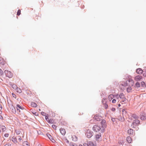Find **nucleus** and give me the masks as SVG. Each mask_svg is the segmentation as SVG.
<instances>
[{
    "mask_svg": "<svg viewBox=\"0 0 146 146\" xmlns=\"http://www.w3.org/2000/svg\"><path fill=\"white\" fill-rule=\"evenodd\" d=\"M126 86H132L134 84V82L133 80L131 78L129 79L126 82Z\"/></svg>",
    "mask_w": 146,
    "mask_h": 146,
    "instance_id": "4",
    "label": "nucleus"
},
{
    "mask_svg": "<svg viewBox=\"0 0 146 146\" xmlns=\"http://www.w3.org/2000/svg\"><path fill=\"white\" fill-rule=\"evenodd\" d=\"M0 62L1 63V64H4L5 63V62H4V61L3 62H1V60H0Z\"/></svg>",
    "mask_w": 146,
    "mask_h": 146,
    "instance_id": "47",
    "label": "nucleus"
},
{
    "mask_svg": "<svg viewBox=\"0 0 146 146\" xmlns=\"http://www.w3.org/2000/svg\"><path fill=\"white\" fill-rule=\"evenodd\" d=\"M4 146H9V144H6Z\"/></svg>",
    "mask_w": 146,
    "mask_h": 146,
    "instance_id": "48",
    "label": "nucleus"
},
{
    "mask_svg": "<svg viewBox=\"0 0 146 146\" xmlns=\"http://www.w3.org/2000/svg\"><path fill=\"white\" fill-rule=\"evenodd\" d=\"M12 141L15 143H16L17 142V139L15 137H13L12 138Z\"/></svg>",
    "mask_w": 146,
    "mask_h": 146,
    "instance_id": "21",
    "label": "nucleus"
},
{
    "mask_svg": "<svg viewBox=\"0 0 146 146\" xmlns=\"http://www.w3.org/2000/svg\"><path fill=\"white\" fill-rule=\"evenodd\" d=\"M140 124V121L138 119H135L133 120L131 124V126L133 128H135L136 126H138Z\"/></svg>",
    "mask_w": 146,
    "mask_h": 146,
    "instance_id": "3",
    "label": "nucleus"
},
{
    "mask_svg": "<svg viewBox=\"0 0 146 146\" xmlns=\"http://www.w3.org/2000/svg\"><path fill=\"white\" fill-rule=\"evenodd\" d=\"M1 129L2 131H5L6 130V128L4 126H1Z\"/></svg>",
    "mask_w": 146,
    "mask_h": 146,
    "instance_id": "26",
    "label": "nucleus"
},
{
    "mask_svg": "<svg viewBox=\"0 0 146 146\" xmlns=\"http://www.w3.org/2000/svg\"><path fill=\"white\" fill-rule=\"evenodd\" d=\"M16 108L17 109V112H18L19 113L21 112L20 109L22 110L24 108L23 107H22L19 104H17V106H16Z\"/></svg>",
    "mask_w": 146,
    "mask_h": 146,
    "instance_id": "9",
    "label": "nucleus"
},
{
    "mask_svg": "<svg viewBox=\"0 0 146 146\" xmlns=\"http://www.w3.org/2000/svg\"><path fill=\"white\" fill-rule=\"evenodd\" d=\"M4 61V60H2V62H3Z\"/></svg>",
    "mask_w": 146,
    "mask_h": 146,
    "instance_id": "52",
    "label": "nucleus"
},
{
    "mask_svg": "<svg viewBox=\"0 0 146 146\" xmlns=\"http://www.w3.org/2000/svg\"><path fill=\"white\" fill-rule=\"evenodd\" d=\"M18 140H19V141L20 142H21V141L22 140V138L21 137H20L19 139H18Z\"/></svg>",
    "mask_w": 146,
    "mask_h": 146,
    "instance_id": "43",
    "label": "nucleus"
},
{
    "mask_svg": "<svg viewBox=\"0 0 146 146\" xmlns=\"http://www.w3.org/2000/svg\"><path fill=\"white\" fill-rule=\"evenodd\" d=\"M23 146H29V144L27 142L24 141L23 143Z\"/></svg>",
    "mask_w": 146,
    "mask_h": 146,
    "instance_id": "23",
    "label": "nucleus"
},
{
    "mask_svg": "<svg viewBox=\"0 0 146 146\" xmlns=\"http://www.w3.org/2000/svg\"><path fill=\"white\" fill-rule=\"evenodd\" d=\"M103 100H106V99H104Z\"/></svg>",
    "mask_w": 146,
    "mask_h": 146,
    "instance_id": "57",
    "label": "nucleus"
},
{
    "mask_svg": "<svg viewBox=\"0 0 146 146\" xmlns=\"http://www.w3.org/2000/svg\"><path fill=\"white\" fill-rule=\"evenodd\" d=\"M95 140L98 142H100L102 141L101 134L100 133L96 135L95 136Z\"/></svg>",
    "mask_w": 146,
    "mask_h": 146,
    "instance_id": "7",
    "label": "nucleus"
},
{
    "mask_svg": "<svg viewBox=\"0 0 146 146\" xmlns=\"http://www.w3.org/2000/svg\"><path fill=\"white\" fill-rule=\"evenodd\" d=\"M4 72L6 76L9 78H11L13 76V74L7 70H5Z\"/></svg>",
    "mask_w": 146,
    "mask_h": 146,
    "instance_id": "8",
    "label": "nucleus"
},
{
    "mask_svg": "<svg viewBox=\"0 0 146 146\" xmlns=\"http://www.w3.org/2000/svg\"><path fill=\"white\" fill-rule=\"evenodd\" d=\"M79 146H84V144H83V145H79Z\"/></svg>",
    "mask_w": 146,
    "mask_h": 146,
    "instance_id": "49",
    "label": "nucleus"
},
{
    "mask_svg": "<svg viewBox=\"0 0 146 146\" xmlns=\"http://www.w3.org/2000/svg\"><path fill=\"white\" fill-rule=\"evenodd\" d=\"M39 111H41L40 109H39Z\"/></svg>",
    "mask_w": 146,
    "mask_h": 146,
    "instance_id": "55",
    "label": "nucleus"
},
{
    "mask_svg": "<svg viewBox=\"0 0 146 146\" xmlns=\"http://www.w3.org/2000/svg\"><path fill=\"white\" fill-rule=\"evenodd\" d=\"M12 87L13 89L15 90L17 87L16 85L13 84L12 85Z\"/></svg>",
    "mask_w": 146,
    "mask_h": 146,
    "instance_id": "28",
    "label": "nucleus"
},
{
    "mask_svg": "<svg viewBox=\"0 0 146 146\" xmlns=\"http://www.w3.org/2000/svg\"><path fill=\"white\" fill-rule=\"evenodd\" d=\"M3 73V71L0 68V75H2Z\"/></svg>",
    "mask_w": 146,
    "mask_h": 146,
    "instance_id": "31",
    "label": "nucleus"
},
{
    "mask_svg": "<svg viewBox=\"0 0 146 146\" xmlns=\"http://www.w3.org/2000/svg\"><path fill=\"white\" fill-rule=\"evenodd\" d=\"M132 117L135 119H138L139 117L135 114H133L131 116Z\"/></svg>",
    "mask_w": 146,
    "mask_h": 146,
    "instance_id": "25",
    "label": "nucleus"
},
{
    "mask_svg": "<svg viewBox=\"0 0 146 146\" xmlns=\"http://www.w3.org/2000/svg\"><path fill=\"white\" fill-rule=\"evenodd\" d=\"M143 75L144 76H146V71L143 74Z\"/></svg>",
    "mask_w": 146,
    "mask_h": 146,
    "instance_id": "45",
    "label": "nucleus"
},
{
    "mask_svg": "<svg viewBox=\"0 0 146 146\" xmlns=\"http://www.w3.org/2000/svg\"><path fill=\"white\" fill-rule=\"evenodd\" d=\"M12 96L13 97H14V98H16V96L15 95V94H14L13 93H12Z\"/></svg>",
    "mask_w": 146,
    "mask_h": 146,
    "instance_id": "41",
    "label": "nucleus"
},
{
    "mask_svg": "<svg viewBox=\"0 0 146 146\" xmlns=\"http://www.w3.org/2000/svg\"><path fill=\"white\" fill-rule=\"evenodd\" d=\"M41 114L45 116L46 115V113L44 112H42Z\"/></svg>",
    "mask_w": 146,
    "mask_h": 146,
    "instance_id": "36",
    "label": "nucleus"
},
{
    "mask_svg": "<svg viewBox=\"0 0 146 146\" xmlns=\"http://www.w3.org/2000/svg\"><path fill=\"white\" fill-rule=\"evenodd\" d=\"M146 115L144 113H143L141 115L140 118L142 120H145L146 119Z\"/></svg>",
    "mask_w": 146,
    "mask_h": 146,
    "instance_id": "17",
    "label": "nucleus"
},
{
    "mask_svg": "<svg viewBox=\"0 0 146 146\" xmlns=\"http://www.w3.org/2000/svg\"><path fill=\"white\" fill-rule=\"evenodd\" d=\"M120 106H121V105H120V104H118V107H119Z\"/></svg>",
    "mask_w": 146,
    "mask_h": 146,
    "instance_id": "50",
    "label": "nucleus"
},
{
    "mask_svg": "<svg viewBox=\"0 0 146 146\" xmlns=\"http://www.w3.org/2000/svg\"><path fill=\"white\" fill-rule=\"evenodd\" d=\"M49 123H53L54 121L52 119H50L48 121Z\"/></svg>",
    "mask_w": 146,
    "mask_h": 146,
    "instance_id": "29",
    "label": "nucleus"
},
{
    "mask_svg": "<svg viewBox=\"0 0 146 146\" xmlns=\"http://www.w3.org/2000/svg\"><path fill=\"white\" fill-rule=\"evenodd\" d=\"M104 106L105 109H107L108 107V105L107 104H104Z\"/></svg>",
    "mask_w": 146,
    "mask_h": 146,
    "instance_id": "33",
    "label": "nucleus"
},
{
    "mask_svg": "<svg viewBox=\"0 0 146 146\" xmlns=\"http://www.w3.org/2000/svg\"><path fill=\"white\" fill-rule=\"evenodd\" d=\"M126 140L128 143H130L132 141L131 138L130 137H128L126 138Z\"/></svg>",
    "mask_w": 146,
    "mask_h": 146,
    "instance_id": "19",
    "label": "nucleus"
},
{
    "mask_svg": "<svg viewBox=\"0 0 146 146\" xmlns=\"http://www.w3.org/2000/svg\"><path fill=\"white\" fill-rule=\"evenodd\" d=\"M102 129L97 125H94L92 127L93 130L96 132H98L101 131Z\"/></svg>",
    "mask_w": 146,
    "mask_h": 146,
    "instance_id": "5",
    "label": "nucleus"
},
{
    "mask_svg": "<svg viewBox=\"0 0 146 146\" xmlns=\"http://www.w3.org/2000/svg\"><path fill=\"white\" fill-rule=\"evenodd\" d=\"M142 78V76L141 75L136 76L134 78L135 80L136 81H140Z\"/></svg>",
    "mask_w": 146,
    "mask_h": 146,
    "instance_id": "11",
    "label": "nucleus"
},
{
    "mask_svg": "<svg viewBox=\"0 0 146 146\" xmlns=\"http://www.w3.org/2000/svg\"><path fill=\"white\" fill-rule=\"evenodd\" d=\"M93 135V132L90 130L88 129L86 131V135L88 138H90Z\"/></svg>",
    "mask_w": 146,
    "mask_h": 146,
    "instance_id": "6",
    "label": "nucleus"
},
{
    "mask_svg": "<svg viewBox=\"0 0 146 146\" xmlns=\"http://www.w3.org/2000/svg\"><path fill=\"white\" fill-rule=\"evenodd\" d=\"M118 96L119 97L120 99H121V102H124L126 101V99L123 93H121L119 95L117 94L115 95V97H116V98L118 100V102H119V97H118Z\"/></svg>",
    "mask_w": 146,
    "mask_h": 146,
    "instance_id": "2",
    "label": "nucleus"
},
{
    "mask_svg": "<svg viewBox=\"0 0 146 146\" xmlns=\"http://www.w3.org/2000/svg\"><path fill=\"white\" fill-rule=\"evenodd\" d=\"M116 102V100L115 99H114L112 100V102L113 103H115Z\"/></svg>",
    "mask_w": 146,
    "mask_h": 146,
    "instance_id": "38",
    "label": "nucleus"
},
{
    "mask_svg": "<svg viewBox=\"0 0 146 146\" xmlns=\"http://www.w3.org/2000/svg\"><path fill=\"white\" fill-rule=\"evenodd\" d=\"M136 72L139 74H141L143 73V70L139 68L137 69Z\"/></svg>",
    "mask_w": 146,
    "mask_h": 146,
    "instance_id": "18",
    "label": "nucleus"
},
{
    "mask_svg": "<svg viewBox=\"0 0 146 146\" xmlns=\"http://www.w3.org/2000/svg\"><path fill=\"white\" fill-rule=\"evenodd\" d=\"M16 92L19 93H21L22 92L21 90L19 88L17 87V88L15 90Z\"/></svg>",
    "mask_w": 146,
    "mask_h": 146,
    "instance_id": "24",
    "label": "nucleus"
},
{
    "mask_svg": "<svg viewBox=\"0 0 146 146\" xmlns=\"http://www.w3.org/2000/svg\"><path fill=\"white\" fill-rule=\"evenodd\" d=\"M84 146H96V145L94 144L93 142L92 141H89L88 143H84Z\"/></svg>",
    "mask_w": 146,
    "mask_h": 146,
    "instance_id": "10",
    "label": "nucleus"
},
{
    "mask_svg": "<svg viewBox=\"0 0 146 146\" xmlns=\"http://www.w3.org/2000/svg\"><path fill=\"white\" fill-rule=\"evenodd\" d=\"M15 132L17 135H21L22 134L23 131L22 129H17L15 130Z\"/></svg>",
    "mask_w": 146,
    "mask_h": 146,
    "instance_id": "12",
    "label": "nucleus"
},
{
    "mask_svg": "<svg viewBox=\"0 0 146 146\" xmlns=\"http://www.w3.org/2000/svg\"><path fill=\"white\" fill-rule=\"evenodd\" d=\"M45 119H46V120L47 121H48V120H49V118H48V116H45Z\"/></svg>",
    "mask_w": 146,
    "mask_h": 146,
    "instance_id": "39",
    "label": "nucleus"
},
{
    "mask_svg": "<svg viewBox=\"0 0 146 146\" xmlns=\"http://www.w3.org/2000/svg\"><path fill=\"white\" fill-rule=\"evenodd\" d=\"M124 143V141L123 140H121V142L120 141H119V143L120 144H123Z\"/></svg>",
    "mask_w": 146,
    "mask_h": 146,
    "instance_id": "35",
    "label": "nucleus"
},
{
    "mask_svg": "<svg viewBox=\"0 0 146 146\" xmlns=\"http://www.w3.org/2000/svg\"><path fill=\"white\" fill-rule=\"evenodd\" d=\"M2 109V106L1 104H0V111Z\"/></svg>",
    "mask_w": 146,
    "mask_h": 146,
    "instance_id": "46",
    "label": "nucleus"
},
{
    "mask_svg": "<svg viewBox=\"0 0 146 146\" xmlns=\"http://www.w3.org/2000/svg\"><path fill=\"white\" fill-rule=\"evenodd\" d=\"M115 110V108H112L111 109V111H114Z\"/></svg>",
    "mask_w": 146,
    "mask_h": 146,
    "instance_id": "44",
    "label": "nucleus"
},
{
    "mask_svg": "<svg viewBox=\"0 0 146 146\" xmlns=\"http://www.w3.org/2000/svg\"><path fill=\"white\" fill-rule=\"evenodd\" d=\"M52 126L53 129H56V126L55 125H52Z\"/></svg>",
    "mask_w": 146,
    "mask_h": 146,
    "instance_id": "34",
    "label": "nucleus"
},
{
    "mask_svg": "<svg viewBox=\"0 0 146 146\" xmlns=\"http://www.w3.org/2000/svg\"><path fill=\"white\" fill-rule=\"evenodd\" d=\"M131 86H130L129 87H128L127 88V92H130L131 90Z\"/></svg>",
    "mask_w": 146,
    "mask_h": 146,
    "instance_id": "27",
    "label": "nucleus"
},
{
    "mask_svg": "<svg viewBox=\"0 0 146 146\" xmlns=\"http://www.w3.org/2000/svg\"><path fill=\"white\" fill-rule=\"evenodd\" d=\"M70 146H78L75 144H74L72 143V144H70Z\"/></svg>",
    "mask_w": 146,
    "mask_h": 146,
    "instance_id": "40",
    "label": "nucleus"
},
{
    "mask_svg": "<svg viewBox=\"0 0 146 146\" xmlns=\"http://www.w3.org/2000/svg\"><path fill=\"white\" fill-rule=\"evenodd\" d=\"M127 132L129 135H132L134 133V131H133L132 129H130L128 130Z\"/></svg>",
    "mask_w": 146,
    "mask_h": 146,
    "instance_id": "13",
    "label": "nucleus"
},
{
    "mask_svg": "<svg viewBox=\"0 0 146 146\" xmlns=\"http://www.w3.org/2000/svg\"><path fill=\"white\" fill-rule=\"evenodd\" d=\"M100 123L102 127L101 132L102 133L104 132L105 128H106L107 126L106 121L105 120L103 119L101 121Z\"/></svg>",
    "mask_w": 146,
    "mask_h": 146,
    "instance_id": "1",
    "label": "nucleus"
},
{
    "mask_svg": "<svg viewBox=\"0 0 146 146\" xmlns=\"http://www.w3.org/2000/svg\"><path fill=\"white\" fill-rule=\"evenodd\" d=\"M21 14V10H18V12H17V15H19Z\"/></svg>",
    "mask_w": 146,
    "mask_h": 146,
    "instance_id": "32",
    "label": "nucleus"
},
{
    "mask_svg": "<svg viewBox=\"0 0 146 146\" xmlns=\"http://www.w3.org/2000/svg\"><path fill=\"white\" fill-rule=\"evenodd\" d=\"M60 133L63 135H64L66 133V131L65 129L61 128L60 129Z\"/></svg>",
    "mask_w": 146,
    "mask_h": 146,
    "instance_id": "14",
    "label": "nucleus"
},
{
    "mask_svg": "<svg viewBox=\"0 0 146 146\" xmlns=\"http://www.w3.org/2000/svg\"><path fill=\"white\" fill-rule=\"evenodd\" d=\"M91 120H90V122L91 123H91Z\"/></svg>",
    "mask_w": 146,
    "mask_h": 146,
    "instance_id": "53",
    "label": "nucleus"
},
{
    "mask_svg": "<svg viewBox=\"0 0 146 146\" xmlns=\"http://www.w3.org/2000/svg\"><path fill=\"white\" fill-rule=\"evenodd\" d=\"M94 118V119L97 121H100L101 119V117L97 115H95Z\"/></svg>",
    "mask_w": 146,
    "mask_h": 146,
    "instance_id": "15",
    "label": "nucleus"
},
{
    "mask_svg": "<svg viewBox=\"0 0 146 146\" xmlns=\"http://www.w3.org/2000/svg\"><path fill=\"white\" fill-rule=\"evenodd\" d=\"M9 136V134L7 133L5 134L4 136L6 137H7Z\"/></svg>",
    "mask_w": 146,
    "mask_h": 146,
    "instance_id": "42",
    "label": "nucleus"
},
{
    "mask_svg": "<svg viewBox=\"0 0 146 146\" xmlns=\"http://www.w3.org/2000/svg\"><path fill=\"white\" fill-rule=\"evenodd\" d=\"M114 97V96L112 94H110L108 97V100L110 101Z\"/></svg>",
    "mask_w": 146,
    "mask_h": 146,
    "instance_id": "20",
    "label": "nucleus"
},
{
    "mask_svg": "<svg viewBox=\"0 0 146 146\" xmlns=\"http://www.w3.org/2000/svg\"><path fill=\"white\" fill-rule=\"evenodd\" d=\"M141 86H144L145 85V82H141Z\"/></svg>",
    "mask_w": 146,
    "mask_h": 146,
    "instance_id": "37",
    "label": "nucleus"
},
{
    "mask_svg": "<svg viewBox=\"0 0 146 146\" xmlns=\"http://www.w3.org/2000/svg\"><path fill=\"white\" fill-rule=\"evenodd\" d=\"M47 135L49 139L53 142H55V141L53 138V137L52 136L49 134H47Z\"/></svg>",
    "mask_w": 146,
    "mask_h": 146,
    "instance_id": "16",
    "label": "nucleus"
},
{
    "mask_svg": "<svg viewBox=\"0 0 146 146\" xmlns=\"http://www.w3.org/2000/svg\"><path fill=\"white\" fill-rule=\"evenodd\" d=\"M135 85L136 87L138 88L140 86V84L139 83L137 82L136 83Z\"/></svg>",
    "mask_w": 146,
    "mask_h": 146,
    "instance_id": "30",
    "label": "nucleus"
},
{
    "mask_svg": "<svg viewBox=\"0 0 146 146\" xmlns=\"http://www.w3.org/2000/svg\"><path fill=\"white\" fill-rule=\"evenodd\" d=\"M0 118L1 119H2L3 118V117L1 116V117H0Z\"/></svg>",
    "mask_w": 146,
    "mask_h": 146,
    "instance_id": "51",
    "label": "nucleus"
},
{
    "mask_svg": "<svg viewBox=\"0 0 146 146\" xmlns=\"http://www.w3.org/2000/svg\"><path fill=\"white\" fill-rule=\"evenodd\" d=\"M1 132V129H0V133Z\"/></svg>",
    "mask_w": 146,
    "mask_h": 146,
    "instance_id": "54",
    "label": "nucleus"
},
{
    "mask_svg": "<svg viewBox=\"0 0 146 146\" xmlns=\"http://www.w3.org/2000/svg\"><path fill=\"white\" fill-rule=\"evenodd\" d=\"M24 136L23 135V137Z\"/></svg>",
    "mask_w": 146,
    "mask_h": 146,
    "instance_id": "56",
    "label": "nucleus"
},
{
    "mask_svg": "<svg viewBox=\"0 0 146 146\" xmlns=\"http://www.w3.org/2000/svg\"><path fill=\"white\" fill-rule=\"evenodd\" d=\"M31 105L32 106L34 107H36L37 106V104L36 103L33 102H31Z\"/></svg>",
    "mask_w": 146,
    "mask_h": 146,
    "instance_id": "22",
    "label": "nucleus"
}]
</instances>
